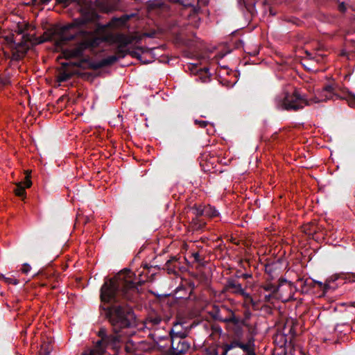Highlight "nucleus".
<instances>
[{"mask_svg":"<svg viewBox=\"0 0 355 355\" xmlns=\"http://www.w3.org/2000/svg\"><path fill=\"white\" fill-rule=\"evenodd\" d=\"M244 345H246L247 350H244L245 352H254V338L253 336H250L248 338L247 343H244Z\"/></svg>","mask_w":355,"mask_h":355,"instance_id":"393cba45","label":"nucleus"},{"mask_svg":"<svg viewBox=\"0 0 355 355\" xmlns=\"http://www.w3.org/2000/svg\"><path fill=\"white\" fill-rule=\"evenodd\" d=\"M194 123H195L196 125H199V127H200V128H205V127L208 125L209 122H208V121H201V120L196 119V120L194 121Z\"/></svg>","mask_w":355,"mask_h":355,"instance_id":"58836bf2","label":"nucleus"},{"mask_svg":"<svg viewBox=\"0 0 355 355\" xmlns=\"http://www.w3.org/2000/svg\"><path fill=\"white\" fill-rule=\"evenodd\" d=\"M263 288L265 291L270 292L271 294H275L278 292L279 286H275V284H268L267 285H265Z\"/></svg>","mask_w":355,"mask_h":355,"instance_id":"c85d7f7f","label":"nucleus"},{"mask_svg":"<svg viewBox=\"0 0 355 355\" xmlns=\"http://www.w3.org/2000/svg\"><path fill=\"white\" fill-rule=\"evenodd\" d=\"M192 209L193 211V214L198 217L205 215V207L202 208L200 206H194Z\"/></svg>","mask_w":355,"mask_h":355,"instance_id":"2f4dec72","label":"nucleus"},{"mask_svg":"<svg viewBox=\"0 0 355 355\" xmlns=\"http://www.w3.org/2000/svg\"><path fill=\"white\" fill-rule=\"evenodd\" d=\"M245 315L246 318H249L250 316L251 313L247 311H245Z\"/></svg>","mask_w":355,"mask_h":355,"instance_id":"5fc2aeb1","label":"nucleus"},{"mask_svg":"<svg viewBox=\"0 0 355 355\" xmlns=\"http://www.w3.org/2000/svg\"><path fill=\"white\" fill-rule=\"evenodd\" d=\"M135 15L136 14L135 13L130 15H123L121 17L116 19V20L119 22L120 25L124 26L131 18Z\"/></svg>","mask_w":355,"mask_h":355,"instance_id":"a878e982","label":"nucleus"},{"mask_svg":"<svg viewBox=\"0 0 355 355\" xmlns=\"http://www.w3.org/2000/svg\"><path fill=\"white\" fill-rule=\"evenodd\" d=\"M170 337H171V340H172V336L175 338H179V339H184L187 336V334L184 333V332H182V331H178V332H175L174 331V329H171L170 331Z\"/></svg>","mask_w":355,"mask_h":355,"instance_id":"c756f323","label":"nucleus"},{"mask_svg":"<svg viewBox=\"0 0 355 355\" xmlns=\"http://www.w3.org/2000/svg\"><path fill=\"white\" fill-rule=\"evenodd\" d=\"M315 286V280L312 279H306L304 281L302 284V289L305 292H308L309 289Z\"/></svg>","mask_w":355,"mask_h":355,"instance_id":"5701e85b","label":"nucleus"},{"mask_svg":"<svg viewBox=\"0 0 355 355\" xmlns=\"http://www.w3.org/2000/svg\"><path fill=\"white\" fill-rule=\"evenodd\" d=\"M10 76L8 74H6L5 76H1L0 73V85L2 87L6 86L10 84Z\"/></svg>","mask_w":355,"mask_h":355,"instance_id":"7c9ffc66","label":"nucleus"},{"mask_svg":"<svg viewBox=\"0 0 355 355\" xmlns=\"http://www.w3.org/2000/svg\"><path fill=\"white\" fill-rule=\"evenodd\" d=\"M209 355H220L217 349H213L210 352L208 353Z\"/></svg>","mask_w":355,"mask_h":355,"instance_id":"8fccbe9b","label":"nucleus"},{"mask_svg":"<svg viewBox=\"0 0 355 355\" xmlns=\"http://www.w3.org/2000/svg\"><path fill=\"white\" fill-rule=\"evenodd\" d=\"M179 268V266L178 263V259L175 257H171L169 260H168L163 269L167 270L168 274L176 275L178 272L176 269Z\"/></svg>","mask_w":355,"mask_h":355,"instance_id":"4468645a","label":"nucleus"},{"mask_svg":"<svg viewBox=\"0 0 355 355\" xmlns=\"http://www.w3.org/2000/svg\"><path fill=\"white\" fill-rule=\"evenodd\" d=\"M98 20H89L88 17L81 15V18L75 19L72 23L64 26L62 28L60 40L63 42H67L75 39L80 40L73 48L69 50V56L71 58H78L83 55L84 52L88 49L98 47L102 42L101 37L95 32L87 30L79 29L74 33H67L69 31L74 28H79L88 23H96Z\"/></svg>","mask_w":355,"mask_h":355,"instance_id":"f03ea898","label":"nucleus"},{"mask_svg":"<svg viewBox=\"0 0 355 355\" xmlns=\"http://www.w3.org/2000/svg\"><path fill=\"white\" fill-rule=\"evenodd\" d=\"M209 313L214 320L222 322L223 318L220 315V309L218 305H213L212 310Z\"/></svg>","mask_w":355,"mask_h":355,"instance_id":"aec40b11","label":"nucleus"},{"mask_svg":"<svg viewBox=\"0 0 355 355\" xmlns=\"http://www.w3.org/2000/svg\"><path fill=\"white\" fill-rule=\"evenodd\" d=\"M1 278H4V275L2 274H0V280L1 279Z\"/></svg>","mask_w":355,"mask_h":355,"instance_id":"13d9d810","label":"nucleus"},{"mask_svg":"<svg viewBox=\"0 0 355 355\" xmlns=\"http://www.w3.org/2000/svg\"><path fill=\"white\" fill-rule=\"evenodd\" d=\"M119 60V57L116 55H110L108 56L99 62H97V64L94 66V68L101 69L103 67L110 66L117 62Z\"/></svg>","mask_w":355,"mask_h":355,"instance_id":"f3484780","label":"nucleus"},{"mask_svg":"<svg viewBox=\"0 0 355 355\" xmlns=\"http://www.w3.org/2000/svg\"><path fill=\"white\" fill-rule=\"evenodd\" d=\"M279 281H280V284L279 285V286H281V284L282 283L286 282V280L285 279H281Z\"/></svg>","mask_w":355,"mask_h":355,"instance_id":"6e6d98bb","label":"nucleus"},{"mask_svg":"<svg viewBox=\"0 0 355 355\" xmlns=\"http://www.w3.org/2000/svg\"><path fill=\"white\" fill-rule=\"evenodd\" d=\"M243 297H244V306L249 309L250 306H251L254 310L259 309L258 302L254 301L250 293H245Z\"/></svg>","mask_w":355,"mask_h":355,"instance_id":"a211bd4d","label":"nucleus"},{"mask_svg":"<svg viewBox=\"0 0 355 355\" xmlns=\"http://www.w3.org/2000/svg\"><path fill=\"white\" fill-rule=\"evenodd\" d=\"M223 351L222 352L221 354L220 355H227V352L230 351L229 349H227V347L225 346V345L224 344L223 345Z\"/></svg>","mask_w":355,"mask_h":355,"instance_id":"de8ad7c7","label":"nucleus"},{"mask_svg":"<svg viewBox=\"0 0 355 355\" xmlns=\"http://www.w3.org/2000/svg\"><path fill=\"white\" fill-rule=\"evenodd\" d=\"M245 353H246V355H256L255 352H248Z\"/></svg>","mask_w":355,"mask_h":355,"instance_id":"864d4df0","label":"nucleus"},{"mask_svg":"<svg viewBox=\"0 0 355 355\" xmlns=\"http://www.w3.org/2000/svg\"><path fill=\"white\" fill-rule=\"evenodd\" d=\"M7 44L8 45H10V46L11 47V49H13L15 46H21V44L19 43H15V41L14 40V37L13 36H7L6 38H5Z\"/></svg>","mask_w":355,"mask_h":355,"instance_id":"473e14b6","label":"nucleus"},{"mask_svg":"<svg viewBox=\"0 0 355 355\" xmlns=\"http://www.w3.org/2000/svg\"><path fill=\"white\" fill-rule=\"evenodd\" d=\"M76 74V70L73 69L71 63H62V69L58 76V81L60 83L69 80L73 76Z\"/></svg>","mask_w":355,"mask_h":355,"instance_id":"0eeeda50","label":"nucleus"},{"mask_svg":"<svg viewBox=\"0 0 355 355\" xmlns=\"http://www.w3.org/2000/svg\"><path fill=\"white\" fill-rule=\"evenodd\" d=\"M31 185L32 182L31 180V175L30 174L26 173L24 180L16 184L14 192L17 196L24 199L26 196V188H29Z\"/></svg>","mask_w":355,"mask_h":355,"instance_id":"6e6552de","label":"nucleus"},{"mask_svg":"<svg viewBox=\"0 0 355 355\" xmlns=\"http://www.w3.org/2000/svg\"><path fill=\"white\" fill-rule=\"evenodd\" d=\"M338 85L336 83L324 85L320 94L321 99L319 97H313L306 99L301 96L297 90L293 94L285 93L284 96H277L275 99L276 107L282 110L297 111L304 107V106L311 105L312 103L327 101L332 99L334 96L339 98L337 94Z\"/></svg>","mask_w":355,"mask_h":355,"instance_id":"7ed1b4c3","label":"nucleus"},{"mask_svg":"<svg viewBox=\"0 0 355 355\" xmlns=\"http://www.w3.org/2000/svg\"><path fill=\"white\" fill-rule=\"evenodd\" d=\"M40 353V355H50L51 351L47 346L42 345Z\"/></svg>","mask_w":355,"mask_h":355,"instance_id":"ea45409f","label":"nucleus"},{"mask_svg":"<svg viewBox=\"0 0 355 355\" xmlns=\"http://www.w3.org/2000/svg\"><path fill=\"white\" fill-rule=\"evenodd\" d=\"M211 330L216 334H220L222 333V329L218 324H213L211 326Z\"/></svg>","mask_w":355,"mask_h":355,"instance_id":"a19ab883","label":"nucleus"},{"mask_svg":"<svg viewBox=\"0 0 355 355\" xmlns=\"http://www.w3.org/2000/svg\"><path fill=\"white\" fill-rule=\"evenodd\" d=\"M79 6L81 15L89 18V20H99L100 15L96 10L92 0H71Z\"/></svg>","mask_w":355,"mask_h":355,"instance_id":"39448f33","label":"nucleus"},{"mask_svg":"<svg viewBox=\"0 0 355 355\" xmlns=\"http://www.w3.org/2000/svg\"><path fill=\"white\" fill-rule=\"evenodd\" d=\"M136 38V36H128L123 34H120L116 37V42L119 43V47H126L131 44Z\"/></svg>","mask_w":355,"mask_h":355,"instance_id":"dca6fc26","label":"nucleus"},{"mask_svg":"<svg viewBox=\"0 0 355 355\" xmlns=\"http://www.w3.org/2000/svg\"><path fill=\"white\" fill-rule=\"evenodd\" d=\"M19 46H15L12 49L11 60L19 61L22 58L21 53L18 50Z\"/></svg>","mask_w":355,"mask_h":355,"instance_id":"bb28decb","label":"nucleus"},{"mask_svg":"<svg viewBox=\"0 0 355 355\" xmlns=\"http://www.w3.org/2000/svg\"><path fill=\"white\" fill-rule=\"evenodd\" d=\"M31 266H30L29 264H28V263H24V264L23 265V267H22V268H21V270H22V272H23L24 273L27 274V273L31 270Z\"/></svg>","mask_w":355,"mask_h":355,"instance_id":"79ce46f5","label":"nucleus"},{"mask_svg":"<svg viewBox=\"0 0 355 355\" xmlns=\"http://www.w3.org/2000/svg\"><path fill=\"white\" fill-rule=\"evenodd\" d=\"M205 215L209 216V217H216L219 215V212L214 207L211 206L205 207Z\"/></svg>","mask_w":355,"mask_h":355,"instance_id":"cd10ccee","label":"nucleus"},{"mask_svg":"<svg viewBox=\"0 0 355 355\" xmlns=\"http://www.w3.org/2000/svg\"><path fill=\"white\" fill-rule=\"evenodd\" d=\"M128 51L129 49L125 50L123 49V47H118L117 49V53L119 54V58H124L126 55H128Z\"/></svg>","mask_w":355,"mask_h":355,"instance_id":"c9c22d12","label":"nucleus"},{"mask_svg":"<svg viewBox=\"0 0 355 355\" xmlns=\"http://www.w3.org/2000/svg\"><path fill=\"white\" fill-rule=\"evenodd\" d=\"M303 232L306 234L311 235L317 232V228L313 224L308 223L303 226Z\"/></svg>","mask_w":355,"mask_h":355,"instance_id":"b1692460","label":"nucleus"},{"mask_svg":"<svg viewBox=\"0 0 355 355\" xmlns=\"http://www.w3.org/2000/svg\"><path fill=\"white\" fill-rule=\"evenodd\" d=\"M347 102L350 107H355V95L349 93Z\"/></svg>","mask_w":355,"mask_h":355,"instance_id":"e433bc0d","label":"nucleus"},{"mask_svg":"<svg viewBox=\"0 0 355 355\" xmlns=\"http://www.w3.org/2000/svg\"><path fill=\"white\" fill-rule=\"evenodd\" d=\"M1 279L4 280L7 284H12L14 285H17L19 284V280H17L16 279H12V278L4 277V278H1Z\"/></svg>","mask_w":355,"mask_h":355,"instance_id":"4c0bfd02","label":"nucleus"},{"mask_svg":"<svg viewBox=\"0 0 355 355\" xmlns=\"http://www.w3.org/2000/svg\"><path fill=\"white\" fill-rule=\"evenodd\" d=\"M0 294H1V295H3V293H1V292H0Z\"/></svg>","mask_w":355,"mask_h":355,"instance_id":"bf43d9fd","label":"nucleus"},{"mask_svg":"<svg viewBox=\"0 0 355 355\" xmlns=\"http://www.w3.org/2000/svg\"><path fill=\"white\" fill-rule=\"evenodd\" d=\"M135 334V329L128 330L127 334L123 335V338H124V336H128V337L132 336ZM133 346H134V343L132 340L128 339V340L125 341L124 338H123V343L121 344V349L123 352V355L132 354L135 351Z\"/></svg>","mask_w":355,"mask_h":355,"instance_id":"9b49d317","label":"nucleus"},{"mask_svg":"<svg viewBox=\"0 0 355 355\" xmlns=\"http://www.w3.org/2000/svg\"><path fill=\"white\" fill-rule=\"evenodd\" d=\"M76 74L82 78H84L85 80H89L90 78H92V74L91 73H88V72H78L76 71Z\"/></svg>","mask_w":355,"mask_h":355,"instance_id":"f704fd0d","label":"nucleus"},{"mask_svg":"<svg viewBox=\"0 0 355 355\" xmlns=\"http://www.w3.org/2000/svg\"><path fill=\"white\" fill-rule=\"evenodd\" d=\"M138 51H140L141 53H144L145 52H147L148 51V49L147 48L143 47V46H136L135 51L129 50L128 53V55H131L132 58H137L138 60H141V55L138 52Z\"/></svg>","mask_w":355,"mask_h":355,"instance_id":"412c9836","label":"nucleus"},{"mask_svg":"<svg viewBox=\"0 0 355 355\" xmlns=\"http://www.w3.org/2000/svg\"><path fill=\"white\" fill-rule=\"evenodd\" d=\"M31 4L34 6H40L39 3V0H31Z\"/></svg>","mask_w":355,"mask_h":355,"instance_id":"603ef678","label":"nucleus"},{"mask_svg":"<svg viewBox=\"0 0 355 355\" xmlns=\"http://www.w3.org/2000/svg\"><path fill=\"white\" fill-rule=\"evenodd\" d=\"M221 308L229 313V316L226 318H223L222 322L224 323H232L234 325H237L240 323V319L235 316L234 313L230 309H229L227 306L223 305Z\"/></svg>","mask_w":355,"mask_h":355,"instance_id":"2eb2a0df","label":"nucleus"},{"mask_svg":"<svg viewBox=\"0 0 355 355\" xmlns=\"http://www.w3.org/2000/svg\"><path fill=\"white\" fill-rule=\"evenodd\" d=\"M156 32L155 31H152L150 32H146L144 33V36L146 37L153 38L155 37Z\"/></svg>","mask_w":355,"mask_h":355,"instance_id":"37998d69","label":"nucleus"},{"mask_svg":"<svg viewBox=\"0 0 355 355\" xmlns=\"http://www.w3.org/2000/svg\"><path fill=\"white\" fill-rule=\"evenodd\" d=\"M274 294H271L270 293L269 295H266L265 296V300H266V302H269L270 298L272 297V296Z\"/></svg>","mask_w":355,"mask_h":355,"instance_id":"3c124183","label":"nucleus"},{"mask_svg":"<svg viewBox=\"0 0 355 355\" xmlns=\"http://www.w3.org/2000/svg\"><path fill=\"white\" fill-rule=\"evenodd\" d=\"M142 266L144 270H148V274L150 273L151 276H153L155 274V272L154 271H152L153 269H157V270L160 269V268L158 266H149L148 263H144L142 265Z\"/></svg>","mask_w":355,"mask_h":355,"instance_id":"72a5a7b5","label":"nucleus"},{"mask_svg":"<svg viewBox=\"0 0 355 355\" xmlns=\"http://www.w3.org/2000/svg\"><path fill=\"white\" fill-rule=\"evenodd\" d=\"M58 4H65L68 5L71 0H55Z\"/></svg>","mask_w":355,"mask_h":355,"instance_id":"49530a36","label":"nucleus"},{"mask_svg":"<svg viewBox=\"0 0 355 355\" xmlns=\"http://www.w3.org/2000/svg\"><path fill=\"white\" fill-rule=\"evenodd\" d=\"M162 320V318L160 315H159L157 313H152L148 315V317L146 319V324H151L152 326H156L158 325L161 321Z\"/></svg>","mask_w":355,"mask_h":355,"instance_id":"6ab92c4d","label":"nucleus"},{"mask_svg":"<svg viewBox=\"0 0 355 355\" xmlns=\"http://www.w3.org/2000/svg\"><path fill=\"white\" fill-rule=\"evenodd\" d=\"M354 306H355V302H354Z\"/></svg>","mask_w":355,"mask_h":355,"instance_id":"052dcab7","label":"nucleus"},{"mask_svg":"<svg viewBox=\"0 0 355 355\" xmlns=\"http://www.w3.org/2000/svg\"><path fill=\"white\" fill-rule=\"evenodd\" d=\"M51 0H39V3L40 6L48 4Z\"/></svg>","mask_w":355,"mask_h":355,"instance_id":"09e8293b","label":"nucleus"},{"mask_svg":"<svg viewBox=\"0 0 355 355\" xmlns=\"http://www.w3.org/2000/svg\"><path fill=\"white\" fill-rule=\"evenodd\" d=\"M171 3L182 6L183 8H191V15H196L200 10V7L195 6L190 0H169Z\"/></svg>","mask_w":355,"mask_h":355,"instance_id":"ddd939ff","label":"nucleus"},{"mask_svg":"<svg viewBox=\"0 0 355 355\" xmlns=\"http://www.w3.org/2000/svg\"><path fill=\"white\" fill-rule=\"evenodd\" d=\"M339 279H342L349 282H355V273L340 272L339 274H335L327 278L324 284L322 282L315 280V285H318L324 293H327L330 289H335L336 286L333 285V284Z\"/></svg>","mask_w":355,"mask_h":355,"instance_id":"20e7f679","label":"nucleus"},{"mask_svg":"<svg viewBox=\"0 0 355 355\" xmlns=\"http://www.w3.org/2000/svg\"><path fill=\"white\" fill-rule=\"evenodd\" d=\"M225 345L227 347V349H229V350H231L235 347H239L243 352H244V350H247L246 345H244V343L240 342L238 340H234L230 344L226 343Z\"/></svg>","mask_w":355,"mask_h":355,"instance_id":"4be33fe9","label":"nucleus"},{"mask_svg":"<svg viewBox=\"0 0 355 355\" xmlns=\"http://www.w3.org/2000/svg\"><path fill=\"white\" fill-rule=\"evenodd\" d=\"M135 41H136V42H139L141 41V37H136V38L135 39Z\"/></svg>","mask_w":355,"mask_h":355,"instance_id":"4d7b16f0","label":"nucleus"},{"mask_svg":"<svg viewBox=\"0 0 355 355\" xmlns=\"http://www.w3.org/2000/svg\"><path fill=\"white\" fill-rule=\"evenodd\" d=\"M73 67H79L83 69H91L94 70L99 69V68H94L97 62H92L89 57L82 58L80 61L76 62H71Z\"/></svg>","mask_w":355,"mask_h":355,"instance_id":"f8f14e48","label":"nucleus"},{"mask_svg":"<svg viewBox=\"0 0 355 355\" xmlns=\"http://www.w3.org/2000/svg\"><path fill=\"white\" fill-rule=\"evenodd\" d=\"M193 257L197 263H200L202 259H200V254L198 252L193 253Z\"/></svg>","mask_w":355,"mask_h":355,"instance_id":"c03bdc74","label":"nucleus"},{"mask_svg":"<svg viewBox=\"0 0 355 355\" xmlns=\"http://www.w3.org/2000/svg\"><path fill=\"white\" fill-rule=\"evenodd\" d=\"M108 345L105 342L97 340L91 348H87L81 355H104Z\"/></svg>","mask_w":355,"mask_h":355,"instance_id":"1a4fd4ad","label":"nucleus"},{"mask_svg":"<svg viewBox=\"0 0 355 355\" xmlns=\"http://www.w3.org/2000/svg\"><path fill=\"white\" fill-rule=\"evenodd\" d=\"M347 8H346V6H345V3H341L338 5V10L341 12H345Z\"/></svg>","mask_w":355,"mask_h":355,"instance_id":"a18cd8bd","label":"nucleus"},{"mask_svg":"<svg viewBox=\"0 0 355 355\" xmlns=\"http://www.w3.org/2000/svg\"><path fill=\"white\" fill-rule=\"evenodd\" d=\"M225 290L226 291H230L235 294L241 295L243 296L245 294V290L242 288V286L236 280L229 278L225 285Z\"/></svg>","mask_w":355,"mask_h":355,"instance_id":"9d476101","label":"nucleus"},{"mask_svg":"<svg viewBox=\"0 0 355 355\" xmlns=\"http://www.w3.org/2000/svg\"><path fill=\"white\" fill-rule=\"evenodd\" d=\"M171 352L173 355H183L186 354L190 349V343L184 339H179V338H173L172 336Z\"/></svg>","mask_w":355,"mask_h":355,"instance_id":"423d86ee","label":"nucleus"},{"mask_svg":"<svg viewBox=\"0 0 355 355\" xmlns=\"http://www.w3.org/2000/svg\"><path fill=\"white\" fill-rule=\"evenodd\" d=\"M144 283V280L137 279L134 272L125 268L112 278L105 279L101 287L100 313L108 321L112 333L101 328L97 335L100 338L98 340L108 345L112 355H123V336L137 326V316L131 304L138 302L139 286Z\"/></svg>","mask_w":355,"mask_h":355,"instance_id":"f257e3e1","label":"nucleus"}]
</instances>
